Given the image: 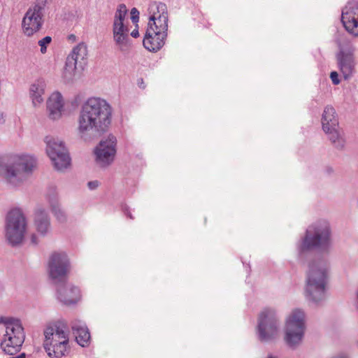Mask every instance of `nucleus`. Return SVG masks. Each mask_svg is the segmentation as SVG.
<instances>
[{
	"label": "nucleus",
	"mask_w": 358,
	"mask_h": 358,
	"mask_svg": "<svg viewBox=\"0 0 358 358\" xmlns=\"http://www.w3.org/2000/svg\"><path fill=\"white\" fill-rule=\"evenodd\" d=\"M334 245V234L329 221L318 219L315 222V306L327 298L329 278L328 257Z\"/></svg>",
	"instance_id": "f257e3e1"
},
{
	"label": "nucleus",
	"mask_w": 358,
	"mask_h": 358,
	"mask_svg": "<svg viewBox=\"0 0 358 358\" xmlns=\"http://www.w3.org/2000/svg\"><path fill=\"white\" fill-rule=\"evenodd\" d=\"M113 108L104 99L92 96L84 101L77 117V131L83 138L105 132L112 122Z\"/></svg>",
	"instance_id": "f03ea898"
},
{
	"label": "nucleus",
	"mask_w": 358,
	"mask_h": 358,
	"mask_svg": "<svg viewBox=\"0 0 358 358\" xmlns=\"http://www.w3.org/2000/svg\"><path fill=\"white\" fill-rule=\"evenodd\" d=\"M34 160L25 155H13L0 162V176L13 187H19L32 171Z\"/></svg>",
	"instance_id": "7ed1b4c3"
},
{
	"label": "nucleus",
	"mask_w": 358,
	"mask_h": 358,
	"mask_svg": "<svg viewBox=\"0 0 358 358\" xmlns=\"http://www.w3.org/2000/svg\"><path fill=\"white\" fill-rule=\"evenodd\" d=\"M43 346L50 357L60 358L65 356L69 348L68 325L64 320H58L44 330Z\"/></svg>",
	"instance_id": "20e7f679"
},
{
	"label": "nucleus",
	"mask_w": 358,
	"mask_h": 358,
	"mask_svg": "<svg viewBox=\"0 0 358 358\" xmlns=\"http://www.w3.org/2000/svg\"><path fill=\"white\" fill-rule=\"evenodd\" d=\"M0 324L6 328V333L1 342V348L8 355H14L20 350L24 341V329L18 319L1 317Z\"/></svg>",
	"instance_id": "39448f33"
},
{
	"label": "nucleus",
	"mask_w": 358,
	"mask_h": 358,
	"mask_svg": "<svg viewBox=\"0 0 358 358\" xmlns=\"http://www.w3.org/2000/svg\"><path fill=\"white\" fill-rule=\"evenodd\" d=\"M306 329L305 314L299 309L294 310L287 317L285 325V341L292 348H296L302 341Z\"/></svg>",
	"instance_id": "423d86ee"
},
{
	"label": "nucleus",
	"mask_w": 358,
	"mask_h": 358,
	"mask_svg": "<svg viewBox=\"0 0 358 358\" xmlns=\"http://www.w3.org/2000/svg\"><path fill=\"white\" fill-rule=\"evenodd\" d=\"M27 220L21 210H10L6 217L5 236L12 245L22 243L27 229Z\"/></svg>",
	"instance_id": "0eeeda50"
},
{
	"label": "nucleus",
	"mask_w": 358,
	"mask_h": 358,
	"mask_svg": "<svg viewBox=\"0 0 358 358\" xmlns=\"http://www.w3.org/2000/svg\"><path fill=\"white\" fill-rule=\"evenodd\" d=\"M280 321L273 308H264L258 317L257 334L261 341L266 342L277 337L279 332Z\"/></svg>",
	"instance_id": "6e6552de"
},
{
	"label": "nucleus",
	"mask_w": 358,
	"mask_h": 358,
	"mask_svg": "<svg viewBox=\"0 0 358 358\" xmlns=\"http://www.w3.org/2000/svg\"><path fill=\"white\" fill-rule=\"evenodd\" d=\"M71 269L69 259L63 252H52L48 262V273L54 283L65 282Z\"/></svg>",
	"instance_id": "1a4fd4ad"
},
{
	"label": "nucleus",
	"mask_w": 358,
	"mask_h": 358,
	"mask_svg": "<svg viewBox=\"0 0 358 358\" xmlns=\"http://www.w3.org/2000/svg\"><path fill=\"white\" fill-rule=\"evenodd\" d=\"M127 8L124 4H120L115 13L113 22V36L115 45L121 51H125L129 46V29L124 24Z\"/></svg>",
	"instance_id": "9d476101"
},
{
	"label": "nucleus",
	"mask_w": 358,
	"mask_h": 358,
	"mask_svg": "<svg viewBox=\"0 0 358 358\" xmlns=\"http://www.w3.org/2000/svg\"><path fill=\"white\" fill-rule=\"evenodd\" d=\"M46 152L55 169L63 171L70 166L71 158L63 142L52 137H46Z\"/></svg>",
	"instance_id": "9b49d317"
},
{
	"label": "nucleus",
	"mask_w": 358,
	"mask_h": 358,
	"mask_svg": "<svg viewBox=\"0 0 358 358\" xmlns=\"http://www.w3.org/2000/svg\"><path fill=\"white\" fill-rule=\"evenodd\" d=\"M87 48L84 43H79L67 57L64 71V76L68 80L73 79L77 69H83L87 64Z\"/></svg>",
	"instance_id": "f8f14e48"
},
{
	"label": "nucleus",
	"mask_w": 358,
	"mask_h": 358,
	"mask_svg": "<svg viewBox=\"0 0 358 358\" xmlns=\"http://www.w3.org/2000/svg\"><path fill=\"white\" fill-rule=\"evenodd\" d=\"M117 139L109 136L102 140L94 150V160L97 166L101 168L109 166L114 161L116 155Z\"/></svg>",
	"instance_id": "ddd939ff"
},
{
	"label": "nucleus",
	"mask_w": 358,
	"mask_h": 358,
	"mask_svg": "<svg viewBox=\"0 0 358 358\" xmlns=\"http://www.w3.org/2000/svg\"><path fill=\"white\" fill-rule=\"evenodd\" d=\"M355 48H343L336 54V64L344 80L350 79L356 73Z\"/></svg>",
	"instance_id": "4468645a"
},
{
	"label": "nucleus",
	"mask_w": 358,
	"mask_h": 358,
	"mask_svg": "<svg viewBox=\"0 0 358 358\" xmlns=\"http://www.w3.org/2000/svg\"><path fill=\"white\" fill-rule=\"evenodd\" d=\"M43 23V8L36 4L26 12L22 21V32L27 36H31L39 31Z\"/></svg>",
	"instance_id": "2eb2a0df"
},
{
	"label": "nucleus",
	"mask_w": 358,
	"mask_h": 358,
	"mask_svg": "<svg viewBox=\"0 0 358 358\" xmlns=\"http://www.w3.org/2000/svg\"><path fill=\"white\" fill-rule=\"evenodd\" d=\"M168 27L162 29L159 27L148 25L143 38V46L150 52H157L165 44Z\"/></svg>",
	"instance_id": "dca6fc26"
},
{
	"label": "nucleus",
	"mask_w": 358,
	"mask_h": 358,
	"mask_svg": "<svg viewBox=\"0 0 358 358\" xmlns=\"http://www.w3.org/2000/svg\"><path fill=\"white\" fill-rule=\"evenodd\" d=\"M150 15L148 25L159 27L162 29L168 27V11L166 5L161 2H152L149 5Z\"/></svg>",
	"instance_id": "f3484780"
},
{
	"label": "nucleus",
	"mask_w": 358,
	"mask_h": 358,
	"mask_svg": "<svg viewBox=\"0 0 358 358\" xmlns=\"http://www.w3.org/2000/svg\"><path fill=\"white\" fill-rule=\"evenodd\" d=\"M341 21L348 31L358 36V6L348 4L342 11Z\"/></svg>",
	"instance_id": "a211bd4d"
},
{
	"label": "nucleus",
	"mask_w": 358,
	"mask_h": 358,
	"mask_svg": "<svg viewBox=\"0 0 358 358\" xmlns=\"http://www.w3.org/2000/svg\"><path fill=\"white\" fill-rule=\"evenodd\" d=\"M64 101L61 93L55 92L51 94L46 102L48 117L53 120L59 119L64 111Z\"/></svg>",
	"instance_id": "6ab92c4d"
},
{
	"label": "nucleus",
	"mask_w": 358,
	"mask_h": 358,
	"mask_svg": "<svg viewBox=\"0 0 358 358\" xmlns=\"http://www.w3.org/2000/svg\"><path fill=\"white\" fill-rule=\"evenodd\" d=\"M57 299L65 305L74 304L80 299V291L71 285H60L57 288Z\"/></svg>",
	"instance_id": "aec40b11"
},
{
	"label": "nucleus",
	"mask_w": 358,
	"mask_h": 358,
	"mask_svg": "<svg viewBox=\"0 0 358 358\" xmlns=\"http://www.w3.org/2000/svg\"><path fill=\"white\" fill-rule=\"evenodd\" d=\"M321 123L323 131L339 128L338 115L332 106L327 105L324 107Z\"/></svg>",
	"instance_id": "412c9836"
},
{
	"label": "nucleus",
	"mask_w": 358,
	"mask_h": 358,
	"mask_svg": "<svg viewBox=\"0 0 358 358\" xmlns=\"http://www.w3.org/2000/svg\"><path fill=\"white\" fill-rule=\"evenodd\" d=\"M45 88L46 82L43 78H38L31 84L29 87V96L34 106L37 107L43 102Z\"/></svg>",
	"instance_id": "4be33fe9"
},
{
	"label": "nucleus",
	"mask_w": 358,
	"mask_h": 358,
	"mask_svg": "<svg viewBox=\"0 0 358 358\" xmlns=\"http://www.w3.org/2000/svg\"><path fill=\"white\" fill-rule=\"evenodd\" d=\"M71 326L77 343L82 347L87 346L90 343V334L85 324L80 320H74Z\"/></svg>",
	"instance_id": "5701e85b"
},
{
	"label": "nucleus",
	"mask_w": 358,
	"mask_h": 358,
	"mask_svg": "<svg viewBox=\"0 0 358 358\" xmlns=\"http://www.w3.org/2000/svg\"><path fill=\"white\" fill-rule=\"evenodd\" d=\"M34 227L41 236H45L50 231L49 216L43 209H38L35 213Z\"/></svg>",
	"instance_id": "b1692460"
},
{
	"label": "nucleus",
	"mask_w": 358,
	"mask_h": 358,
	"mask_svg": "<svg viewBox=\"0 0 358 358\" xmlns=\"http://www.w3.org/2000/svg\"><path fill=\"white\" fill-rule=\"evenodd\" d=\"M331 145L337 150L343 151L346 147V139L339 128L324 131Z\"/></svg>",
	"instance_id": "393cba45"
},
{
	"label": "nucleus",
	"mask_w": 358,
	"mask_h": 358,
	"mask_svg": "<svg viewBox=\"0 0 358 358\" xmlns=\"http://www.w3.org/2000/svg\"><path fill=\"white\" fill-rule=\"evenodd\" d=\"M313 249V235L309 230L306 231V234L303 240L299 249L300 255L302 256L308 252H311Z\"/></svg>",
	"instance_id": "a878e982"
},
{
	"label": "nucleus",
	"mask_w": 358,
	"mask_h": 358,
	"mask_svg": "<svg viewBox=\"0 0 358 358\" xmlns=\"http://www.w3.org/2000/svg\"><path fill=\"white\" fill-rule=\"evenodd\" d=\"M313 278L312 276L311 271L310 270L307 274L306 281L304 294L307 300L309 301H313Z\"/></svg>",
	"instance_id": "bb28decb"
},
{
	"label": "nucleus",
	"mask_w": 358,
	"mask_h": 358,
	"mask_svg": "<svg viewBox=\"0 0 358 358\" xmlns=\"http://www.w3.org/2000/svg\"><path fill=\"white\" fill-rule=\"evenodd\" d=\"M51 210L57 220L60 222H64L66 220V216L64 211L61 208L59 204L57 201H52L50 202Z\"/></svg>",
	"instance_id": "cd10ccee"
},
{
	"label": "nucleus",
	"mask_w": 358,
	"mask_h": 358,
	"mask_svg": "<svg viewBox=\"0 0 358 358\" xmlns=\"http://www.w3.org/2000/svg\"><path fill=\"white\" fill-rule=\"evenodd\" d=\"M52 41V38L50 36H45L41 40L38 41V45L41 47V52L42 54H45L47 52V45H49Z\"/></svg>",
	"instance_id": "c85d7f7f"
},
{
	"label": "nucleus",
	"mask_w": 358,
	"mask_h": 358,
	"mask_svg": "<svg viewBox=\"0 0 358 358\" xmlns=\"http://www.w3.org/2000/svg\"><path fill=\"white\" fill-rule=\"evenodd\" d=\"M330 78L332 81V83L335 85H337L341 83V80L339 79L338 73L336 71L331 72Z\"/></svg>",
	"instance_id": "c756f323"
},
{
	"label": "nucleus",
	"mask_w": 358,
	"mask_h": 358,
	"mask_svg": "<svg viewBox=\"0 0 358 358\" xmlns=\"http://www.w3.org/2000/svg\"><path fill=\"white\" fill-rule=\"evenodd\" d=\"M131 18L133 22H138L139 19V12L136 8H133L131 10Z\"/></svg>",
	"instance_id": "7c9ffc66"
},
{
	"label": "nucleus",
	"mask_w": 358,
	"mask_h": 358,
	"mask_svg": "<svg viewBox=\"0 0 358 358\" xmlns=\"http://www.w3.org/2000/svg\"><path fill=\"white\" fill-rule=\"evenodd\" d=\"M99 182L98 180H93L87 182V187L91 190L96 189L99 187Z\"/></svg>",
	"instance_id": "2f4dec72"
},
{
	"label": "nucleus",
	"mask_w": 358,
	"mask_h": 358,
	"mask_svg": "<svg viewBox=\"0 0 358 358\" xmlns=\"http://www.w3.org/2000/svg\"><path fill=\"white\" fill-rule=\"evenodd\" d=\"M355 308L357 311H358V287L355 293Z\"/></svg>",
	"instance_id": "473e14b6"
},
{
	"label": "nucleus",
	"mask_w": 358,
	"mask_h": 358,
	"mask_svg": "<svg viewBox=\"0 0 358 358\" xmlns=\"http://www.w3.org/2000/svg\"><path fill=\"white\" fill-rule=\"evenodd\" d=\"M38 236L36 235V234H32L31 236V242L34 244V245H36L38 244Z\"/></svg>",
	"instance_id": "72a5a7b5"
},
{
	"label": "nucleus",
	"mask_w": 358,
	"mask_h": 358,
	"mask_svg": "<svg viewBox=\"0 0 358 358\" xmlns=\"http://www.w3.org/2000/svg\"><path fill=\"white\" fill-rule=\"evenodd\" d=\"M131 36L134 38H137L139 36V32L138 29H134L131 33Z\"/></svg>",
	"instance_id": "f704fd0d"
},
{
	"label": "nucleus",
	"mask_w": 358,
	"mask_h": 358,
	"mask_svg": "<svg viewBox=\"0 0 358 358\" xmlns=\"http://www.w3.org/2000/svg\"><path fill=\"white\" fill-rule=\"evenodd\" d=\"M333 358H350V357L347 355H345L344 353H341V354L338 355L336 357H334Z\"/></svg>",
	"instance_id": "c9c22d12"
},
{
	"label": "nucleus",
	"mask_w": 358,
	"mask_h": 358,
	"mask_svg": "<svg viewBox=\"0 0 358 358\" xmlns=\"http://www.w3.org/2000/svg\"><path fill=\"white\" fill-rule=\"evenodd\" d=\"M4 122V115L3 113L0 112V124H3Z\"/></svg>",
	"instance_id": "e433bc0d"
},
{
	"label": "nucleus",
	"mask_w": 358,
	"mask_h": 358,
	"mask_svg": "<svg viewBox=\"0 0 358 358\" xmlns=\"http://www.w3.org/2000/svg\"><path fill=\"white\" fill-rule=\"evenodd\" d=\"M10 358H25V355L24 353L17 356V357H10Z\"/></svg>",
	"instance_id": "4c0bfd02"
},
{
	"label": "nucleus",
	"mask_w": 358,
	"mask_h": 358,
	"mask_svg": "<svg viewBox=\"0 0 358 358\" xmlns=\"http://www.w3.org/2000/svg\"><path fill=\"white\" fill-rule=\"evenodd\" d=\"M128 216L131 218V219H133V217L131 215V214L130 213H128Z\"/></svg>",
	"instance_id": "58836bf2"
},
{
	"label": "nucleus",
	"mask_w": 358,
	"mask_h": 358,
	"mask_svg": "<svg viewBox=\"0 0 358 358\" xmlns=\"http://www.w3.org/2000/svg\"><path fill=\"white\" fill-rule=\"evenodd\" d=\"M266 358H275V357H273L272 355H268Z\"/></svg>",
	"instance_id": "ea45409f"
}]
</instances>
